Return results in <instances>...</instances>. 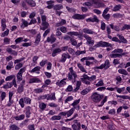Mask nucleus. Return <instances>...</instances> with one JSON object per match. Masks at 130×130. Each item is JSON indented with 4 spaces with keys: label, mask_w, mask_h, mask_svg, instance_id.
Here are the masks:
<instances>
[{
    "label": "nucleus",
    "mask_w": 130,
    "mask_h": 130,
    "mask_svg": "<svg viewBox=\"0 0 130 130\" xmlns=\"http://www.w3.org/2000/svg\"><path fill=\"white\" fill-rule=\"evenodd\" d=\"M47 60H45V61H44V60H42L41 62H40V65L41 66V67H44V66H45V63H46L47 62Z\"/></svg>",
    "instance_id": "obj_63"
},
{
    "label": "nucleus",
    "mask_w": 130,
    "mask_h": 130,
    "mask_svg": "<svg viewBox=\"0 0 130 130\" xmlns=\"http://www.w3.org/2000/svg\"><path fill=\"white\" fill-rule=\"evenodd\" d=\"M41 39V35L40 34H39L36 38V41L35 42V44H37V45H38V44H39V42H40Z\"/></svg>",
    "instance_id": "obj_15"
},
{
    "label": "nucleus",
    "mask_w": 130,
    "mask_h": 130,
    "mask_svg": "<svg viewBox=\"0 0 130 130\" xmlns=\"http://www.w3.org/2000/svg\"><path fill=\"white\" fill-rule=\"evenodd\" d=\"M74 111H75V108H73L72 109L67 112L66 114H73V113H74Z\"/></svg>",
    "instance_id": "obj_55"
},
{
    "label": "nucleus",
    "mask_w": 130,
    "mask_h": 130,
    "mask_svg": "<svg viewBox=\"0 0 130 130\" xmlns=\"http://www.w3.org/2000/svg\"><path fill=\"white\" fill-rule=\"evenodd\" d=\"M82 81L84 84H86V85H90L91 83L90 81L87 80H84V79H82Z\"/></svg>",
    "instance_id": "obj_57"
},
{
    "label": "nucleus",
    "mask_w": 130,
    "mask_h": 130,
    "mask_svg": "<svg viewBox=\"0 0 130 130\" xmlns=\"http://www.w3.org/2000/svg\"><path fill=\"white\" fill-rule=\"evenodd\" d=\"M26 71V67H23V68L21 69L18 74H19L20 75H23V73H25V71Z\"/></svg>",
    "instance_id": "obj_40"
},
{
    "label": "nucleus",
    "mask_w": 130,
    "mask_h": 130,
    "mask_svg": "<svg viewBox=\"0 0 130 130\" xmlns=\"http://www.w3.org/2000/svg\"><path fill=\"white\" fill-rule=\"evenodd\" d=\"M24 86H22V85H20L18 89H17V92L18 93H22V92H23L24 91Z\"/></svg>",
    "instance_id": "obj_31"
},
{
    "label": "nucleus",
    "mask_w": 130,
    "mask_h": 130,
    "mask_svg": "<svg viewBox=\"0 0 130 130\" xmlns=\"http://www.w3.org/2000/svg\"><path fill=\"white\" fill-rule=\"evenodd\" d=\"M48 27H49V23L47 22V21L42 22V26H40L41 30H43V31H45L46 29H48Z\"/></svg>",
    "instance_id": "obj_4"
},
{
    "label": "nucleus",
    "mask_w": 130,
    "mask_h": 130,
    "mask_svg": "<svg viewBox=\"0 0 130 130\" xmlns=\"http://www.w3.org/2000/svg\"><path fill=\"white\" fill-rule=\"evenodd\" d=\"M83 31L84 33H86V34H93L94 33V31L88 28H84Z\"/></svg>",
    "instance_id": "obj_20"
},
{
    "label": "nucleus",
    "mask_w": 130,
    "mask_h": 130,
    "mask_svg": "<svg viewBox=\"0 0 130 130\" xmlns=\"http://www.w3.org/2000/svg\"><path fill=\"white\" fill-rule=\"evenodd\" d=\"M120 8L121 7L120 5H116L114 8H113V11L114 12H117V11H119L120 10Z\"/></svg>",
    "instance_id": "obj_42"
},
{
    "label": "nucleus",
    "mask_w": 130,
    "mask_h": 130,
    "mask_svg": "<svg viewBox=\"0 0 130 130\" xmlns=\"http://www.w3.org/2000/svg\"><path fill=\"white\" fill-rule=\"evenodd\" d=\"M26 114H31V108L29 107H27L26 108Z\"/></svg>",
    "instance_id": "obj_58"
},
{
    "label": "nucleus",
    "mask_w": 130,
    "mask_h": 130,
    "mask_svg": "<svg viewBox=\"0 0 130 130\" xmlns=\"http://www.w3.org/2000/svg\"><path fill=\"white\" fill-rule=\"evenodd\" d=\"M104 85V83H103V81H100L96 84V86L98 87H100V86H103Z\"/></svg>",
    "instance_id": "obj_60"
},
{
    "label": "nucleus",
    "mask_w": 130,
    "mask_h": 130,
    "mask_svg": "<svg viewBox=\"0 0 130 130\" xmlns=\"http://www.w3.org/2000/svg\"><path fill=\"white\" fill-rule=\"evenodd\" d=\"M22 74L17 73V77L18 81H22Z\"/></svg>",
    "instance_id": "obj_62"
},
{
    "label": "nucleus",
    "mask_w": 130,
    "mask_h": 130,
    "mask_svg": "<svg viewBox=\"0 0 130 130\" xmlns=\"http://www.w3.org/2000/svg\"><path fill=\"white\" fill-rule=\"evenodd\" d=\"M39 107L41 109H44L45 107H46V104H44V103H42L40 104Z\"/></svg>",
    "instance_id": "obj_46"
},
{
    "label": "nucleus",
    "mask_w": 130,
    "mask_h": 130,
    "mask_svg": "<svg viewBox=\"0 0 130 130\" xmlns=\"http://www.w3.org/2000/svg\"><path fill=\"white\" fill-rule=\"evenodd\" d=\"M50 32V28H48L46 30H45L44 34H43L44 37H46L47 36V34Z\"/></svg>",
    "instance_id": "obj_44"
},
{
    "label": "nucleus",
    "mask_w": 130,
    "mask_h": 130,
    "mask_svg": "<svg viewBox=\"0 0 130 130\" xmlns=\"http://www.w3.org/2000/svg\"><path fill=\"white\" fill-rule=\"evenodd\" d=\"M61 119V116H54L51 118L52 120H59Z\"/></svg>",
    "instance_id": "obj_35"
},
{
    "label": "nucleus",
    "mask_w": 130,
    "mask_h": 130,
    "mask_svg": "<svg viewBox=\"0 0 130 130\" xmlns=\"http://www.w3.org/2000/svg\"><path fill=\"white\" fill-rule=\"evenodd\" d=\"M24 101L26 104H30L31 103V100L28 98H24Z\"/></svg>",
    "instance_id": "obj_41"
},
{
    "label": "nucleus",
    "mask_w": 130,
    "mask_h": 130,
    "mask_svg": "<svg viewBox=\"0 0 130 130\" xmlns=\"http://www.w3.org/2000/svg\"><path fill=\"white\" fill-rule=\"evenodd\" d=\"M102 16L103 18L106 20V21H109V19H110V14H102Z\"/></svg>",
    "instance_id": "obj_27"
},
{
    "label": "nucleus",
    "mask_w": 130,
    "mask_h": 130,
    "mask_svg": "<svg viewBox=\"0 0 130 130\" xmlns=\"http://www.w3.org/2000/svg\"><path fill=\"white\" fill-rule=\"evenodd\" d=\"M83 78H81V80L82 81V79H83V80H89L90 79V77L89 76H88V75L84 74L82 76Z\"/></svg>",
    "instance_id": "obj_43"
},
{
    "label": "nucleus",
    "mask_w": 130,
    "mask_h": 130,
    "mask_svg": "<svg viewBox=\"0 0 130 130\" xmlns=\"http://www.w3.org/2000/svg\"><path fill=\"white\" fill-rule=\"evenodd\" d=\"M66 9L68 10V12H70V13H74V12H76V10H75V9L70 8L68 6H66Z\"/></svg>",
    "instance_id": "obj_37"
},
{
    "label": "nucleus",
    "mask_w": 130,
    "mask_h": 130,
    "mask_svg": "<svg viewBox=\"0 0 130 130\" xmlns=\"http://www.w3.org/2000/svg\"><path fill=\"white\" fill-rule=\"evenodd\" d=\"M112 41H115V42H118V43H121V41L118 39L117 37H113L112 39Z\"/></svg>",
    "instance_id": "obj_48"
},
{
    "label": "nucleus",
    "mask_w": 130,
    "mask_h": 130,
    "mask_svg": "<svg viewBox=\"0 0 130 130\" xmlns=\"http://www.w3.org/2000/svg\"><path fill=\"white\" fill-rule=\"evenodd\" d=\"M13 78H14V77L11 75L6 77L5 81H11V80H13Z\"/></svg>",
    "instance_id": "obj_61"
},
{
    "label": "nucleus",
    "mask_w": 130,
    "mask_h": 130,
    "mask_svg": "<svg viewBox=\"0 0 130 130\" xmlns=\"http://www.w3.org/2000/svg\"><path fill=\"white\" fill-rule=\"evenodd\" d=\"M68 56L67 55L66 53H63L62 55V58L60 60V62H66V60H67V57Z\"/></svg>",
    "instance_id": "obj_26"
},
{
    "label": "nucleus",
    "mask_w": 130,
    "mask_h": 130,
    "mask_svg": "<svg viewBox=\"0 0 130 130\" xmlns=\"http://www.w3.org/2000/svg\"><path fill=\"white\" fill-rule=\"evenodd\" d=\"M77 66L79 69H80V71H81V72H83V73H86V70H85V68L82 66V64L78 63Z\"/></svg>",
    "instance_id": "obj_33"
},
{
    "label": "nucleus",
    "mask_w": 130,
    "mask_h": 130,
    "mask_svg": "<svg viewBox=\"0 0 130 130\" xmlns=\"http://www.w3.org/2000/svg\"><path fill=\"white\" fill-rule=\"evenodd\" d=\"M22 67H23V64H22V63L19 62L16 65L15 69L16 71H18V70H20L21 68H22Z\"/></svg>",
    "instance_id": "obj_30"
},
{
    "label": "nucleus",
    "mask_w": 130,
    "mask_h": 130,
    "mask_svg": "<svg viewBox=\"0 0 130 130\" xmlns=\"http://www.w3.org/2000/svg\"><path fill=\"white\" fill-rule=\"evenodd\" d=\"M104 65L105 66V68H106L105 69L107 70V69L110 67L109 60H106Z\"/></svg>",
    "instance_id": "obj_39"
},
{
    "label": "nucleus",
    "mask_w": 130,
    "mask_h": 130,
    "mask_svg": "<svg viewBox=\"0 0 130 130\" xmlns=\"http://www.w3.org/2000/svg\"><path fill=\"white\" fill-rule=\"evenodd\" d=\"M6 51L8 53H10V54H13V55H15V56H17L18 55V52H17L15 50H13L12 48H7L6 49Z\"/></svg>",
    "instance_id": "obj_7"
},
{
    "label": "nucleus",
    "mask_w": 130,
    "mask_h": 130,
    "mask_svg": "<svg viewBox=\"0 0 130 130\" xmlns=\"http://www.w3.org/2000/svg\"><path fill=\"white\" fill-rule=\"evenodd\" d=\"M104 68H105V66H104V64H102L99 67H94L93 70H94V71H95V72H98V70H102L103 69H104Z\"/></svg>",
    "instance_id": "obj_22"
},
{
    "label": "nucleus",
    "mask_w": 130,
    "mask_h": 130,
    "mask_svg": "<svg viewBox=\"0 0 130 130\" xmlns=\"http://www.w3.org/2000/svg\"><path fill=\"white\" fill-rule=\"evenodd\" d=\"M10 130H19L20 127L15 124H12L10 126Z\"/></svg>",
    "instance_id": "obj_18"
},
{
    "label": "nucleus",
    "mask_w": 130,
    "mask_h": 130,
    "mask_svg": "<svg viewBox=\"0 0 130 130\" xmlns=\"http://www.w3.org/2000/svg\"><path fill=\"white\" fill-rule=\"evenodd\" d=\"M14 118H15V119L16 120H22L24 119V118H25V115H20L18 116L14 117Z\"/></svg>",
    "instance_id": "obj_19"
},
{
    "label": "nucleus",
    "mask_w": 130,
    "mask_h": 130,
    "mask_svg": "<svg viewBox=\"0 0 130 130\" xmlns=\"http://www.w3.org/2000/svg\"><path fill=\"white\" fill-rule=\"evenodd\" d=\"M112 45L106 42L101 41L99 42L96 45H94L93 47L90 48V49H95V47H111Z\"/></svg>",
    "instance_id": "obj_2"
},
{
    "label": "nucleus",
    "mask_w": 130,
    "mask_h": 130,
    "mask_svg": "<svg viewBox=\"0 0 130 130\" xmlns=\"http://www.w3.org/2000/svg\"><path fill=\"white\" fill-rule=\"evenodd\" d=\"M87 17L86 14L81 15L79 14H75L72 16L73 19H76V20H84Z\"/></svg>",
    "instance_id": "obj_3"
},
{
    "label": "nucleus",
    "mask_w": 130,
    "mask_h": 130,
    "mask_svg": "<svg viewBox=\"0 0 130 130\" xmlns=\"http://www.w3.org/2000/svg\"><path fill=\"white\" fill-rule=\"evenodd\" d=\"M70 41L72 43V45H74V46H76L77 44H78V43H77V41H76L75 39H70Z\"/></svg>",
    "instance_id": "obj_38"
},
{
    "label": "nucleus",
    "mask_w": 130,
    "mask_h": 130,
    "mask_svg": "<svg viewBox=\"0 0 130 130\" xmlns=\"http://www.w3.org/2000/svg\"><path fill=\"white\" fill-rule=\"evenodd\" d=\"M86 22H96V23H98L99 22V19H98V17L96 16H94L93 18H87L86 19Z\"/></svg>",
    "instance_id": "obj_6"
},
{
    "label": "nucleus",
    "mask_w": 130,
    "mask_h": 130,
    "mask_svg": "<svg viewBox=\"0 0 130 130\" xmlns=\"http://www.w3.org/2000/svg\"><path fill=\"white\" fill-rule=\"evenodd\" d=\"M57 30H60L62 33H67V28L64 26H62L60 28L58 27Z\"/></svg>",
    "instance_id": "obj_32"
},
{
    "label": "nucleus",
    "mask_w": 130,
    "mask_h": 130,
    "mask_svg": "<svg viewBox=\"0 0 130 130\" xmlns=\"http://www.w3.org/2000/svg\"><path fill=\"white\" fill-rule=\"evenodd\" d=\"M4 43H5V44H10V39H9V38H5L4 39Z\"/></svg>",
    "instance_id": "obj_59"
},
{
    "label": "nucleus",
    "mask_w": 130,
    "mask_h": 130,
    "mask_svg": "<svg viewBox=\"0 0 130 130\" xmlns=\"http://www.w3.org/2000/svg\"><path fill=\"white\" fill-rule=\"evenodd\" d=\"M13 85V82H8L7 84L4 85L3 88L4 89H9V88H12Z\"/></svg>",
    "instance_id": "obj_13"
},
{
    "label": "nucleus",
    "mask_w": 130,
    "mask_h": 130,
    "mask_svg": "<svg viewBox=\"0 0 130 130\" xmlns=\"http://www.w3.org/2000/svg\"><path fill=\"white\" fill-rule=\"evenodd\" d=\"M25 2L30 6V7L36 6V3L33 0H25Z\"/></svg>",
    "instance_id": "obj_10"
},
{
    "label": "nucleus",
    "mask_w": 130,
    "mask_h": 130,
    "mask_svg": "<svg viewBox=\"0 0 130 130\" xmlns=\"http://www.w3.org/2000/svg\"><path fill=\"white\" fill-rule=\"evenodd\" d=\"M41 19H42V23H43L44 22H46V16L41 15Z\"/></svg>",
    "instance_id": "obj_64"
},
{
    "label": "nucleus",
    "mask_w": 130,
    "mask_h": 130,
    "mask_svg": "<svg viewBox=\"0 0 130 130\" xmlns=\"http://www.w3.org/2000/svg\"><path fill=\"white\" fill-rule=\"evenodd\" d=\"M92 5H94L95 8H100L101 7V4L99 3L97 0H95Z\"/></svg>",
    "instance_id": "obj_29"
},
{
    "label": "nucleus",
    "mask_w": 130,
    "mask_h": 130,
    "mask_svg": "<svg viewBox=\"0 0 130 130\" xmlns=\"http://www.w3.org/2000/svg\"><path fill=\"white\" fill-rule=\"evenodd\" d=\"M69 35H70L71 36H73L74 35V36H78V38L79 39H83V36L81 35H80L79 34V32L77 31H70L67 33Z\"/></svg>",
    "instance_id": "obj_5"
},
{
    "label": "nucleus",
    "mask_w": 130,
    "mask_h": 130,
    "mask_svg": "<svg viewBox=\"0 0 130 130\" xmlns=\"http://www.w3.org/2000/svg\"><path fill=\"white\" fill-rule=\"evenodd\" d=\"M72 128L74 130H80L81 128H79V127H78L77 126V125H76V124H73L72 125Z\"/></svg>",
    "instance_id": "obj_51"
},
{
    "label": "nucleus",
    "mask_w": 130,
    "mask_h": 130,
    "mask_svg": "<svg viewBox=\"0 0 130 130\" xmlns=\"http://www.w3.org/2000/svg\"><path fill=\"white\" fill-rule=\"evenodd\" d=\"M117 37L119 38L120 41H121L122 43H127V41L126 39H124V37L123 36L120 35H117Z\"/></svg>",
    "instance_id": "obj_12"
},
{
    "label": "nucleus",
    "mask_w": 130,
    "mask_h": 130,
    "mask_svg": "<svg viewBox=\"0 0 130 130\" xmlns=\"http://www.w3.org/2000/svg\"><path fill=\"white\" fill-rule=\"evenodd\" d=\"M90 91H91V89H90L89 88H86L85 89L83 90L81 92V94L82 95H85L86 94H88V93H89V92H90Z\"/></svg>",
    "instance_id": "obj_21"
},
{
    "label": "nucleus",
    "mask_w": 130,
    "mask_h": 130,
    "mask_svg": "<svg viewBox=\"0 0 130 130\" xmlns=\"http://www.w3.org/2000/svg\"><path fill=\"white\" fill-rule=\"evenodd\" d=\"M104 97V95L99 94L97 93L96 92L94 93L91 95V100L93 101V102H95V103H98V102H100L102 99H103V98Z\"/></svg>",
    "instance_id": "obj_1"
},
{
    "label": "nucleus",
    "mask_w": 130,
    "mask_h": 130,
    "mask_svg": "<svg viewBox=\"0 0 130 130\" xmlns=\"http://www.w3.org/2000/svg\"><path fill=\"white\" fill-rule=\"evenodd\" d=\"M67 23V21L64 19H61V21L59 23H57L56 24V26L57 27H59L60 26H62V25H64Z\"/></svg>",
    "instance_id": "obj_23"
},
{
    "label": "nucleus",
    "mask_w": 130,
    "mask_h": 130,
    "mask_svg": "<svg viewBox=\"0 0 130 130\" xmlns=\"http://www.w3.org/2000/svg\"><path fill=\"white\" fill-rule=\"evenodd\" d=\"M118 73H119V74H121L122 75H125V76L127 75L128 74L124 69H119L118 70Z\"/></svg>",
    "instance_id": "obj_25"
},
{
    "label": "nucleus",
    "mask_w": 130,
    "mask_h": 130,
    "mask_svg": "<svg viewBox=\"0 0 130 130\" xmlns=\"http://www.w3.org/2000/svg\"><path fill=\"white\" fill-rule=\"evenodd\" d=\"M35 125L34 124H31L28 126V128L29 130H35Z\"/></svg>",
    "instance_id": "obj_54"
},
{
    "label": "nucleus",
    "mask_w": 130,
    "mask_h": 130,
    "mask_svg": "<svg viewBox=\"0 0 130 130\" xmlns=\"http://www.w3.org/2000/svg\"><path fill=\"white\" fill-rule=\"evenodd\" d=\"M9 102H10V103H13V102H12V98L13 97V92H10L9 93Z\"/></svg>",
    "instance_id": "obj_56"
},
{
    "label": "nucleus",
    "mask_w": 130,
    "mask_h": 130,
    "mask_svg": "<svg viewBox=\"0 0 130 130\" xmlns=\"http://www.w3.org/2000/svg\"><path fill=\"white\" fill-rule=\"evenodd\" d=\"M9 29L6 30L4 32H3L2 35V37H5V36H8L9 35Z\"/></svg>",
    "instance_id": "obj_47"
},
{
    "label": "nucleus",
    "mask_w": 130,
    "mask_h": 130,
    "mask_svg": "<svg viewBox=\"0 0 130 130\" xmlns=\"http://www.w3.org/2000/svg\"><path fill=\"white\" fill-rule=\"evenodd\" d=\"M19 104L21 106V107H22V108H23L24 106V100L23 99H21L19 100Z\"/></svg>",
    "instance_id": "obj_50"
},
{
    "label": "nucleus",
    "mask_w": 130,
    "mask_h": 130,
    "mask_svg": "<svg viewBox=\"0 0 130 130\" xmlns=\"http://www.w3.org/2000/svg\"><path fill=\"white\" fill-rule=\"evenodd\" d=\"M74 98L72 96H69L67 98V99L65 101V103H67V102H69V101H72Z\"/></svg>",
    "instance_id": "obj_53"
},
{
    "label": "nucleus",
    "mask_w": 130,
    "mask_h": 130,
    "mask_svg": "<svg viewBox=\"0 0 130 130\" xmlns=\"http://www.w3.org/2000/svg\"><path fill=\"white\" fill-rule=\"evenodd\" d=\"M56 40V38L52 35H51L50 37H48L47 39V42H51V43H54Z\"/></svg>",
    "instance_id": "obj_8"
},
{
    "label": "nucleus",
    "mask_w": 130,
    "mask_h": 130,
    "mask_svg": "<svg viewBox=\"0 0 130 130\" xmlns=\"http://www.w3.org/2000/svg\"><path fill=\"white\" fill-rule=\"evenodd\" d=\"M38 82H40V80L38 78H32L29 81V83H38Z\"/></svg>",
    "instance_id": "obj_34"
},
{
    "label": "nucleus",
    "mask_w": 130,
    "mask_h": 130,
    "mask_svg": "<svg viewBox=\"0 0 130 130\" xmlns=\"http://www.w3.org/2000/svg\"><path fill=\"white\" fill-rule=\"evenodd\" d=\"M22 25H20L21 28H25V27H27L28 26V22L24 19H22Z\"/></svg>",
    "instance_id": "obj_17"
},
{
    "label": "nucleus",
    "mask_w": 130,
    "mask_h": 130,
    "mask_svg": "<svg viewBox=\"0 0 130 130\" xmlns=\"http://www.w3.org/2000/svg\"><path fill=\"white\" fill-rule=\"evenodd\" d=\"M122 55H124V54H112L110 55V57L111 58H116V57H122Z\"/></svg>",
    "instance_id": "obj_11"
},
{
    "label": "nucleus",
    "mask_w": 130,
    "mask_h": 130,
    "mask_svg": "<svg viewBox=\"0 0 130 130\" xmlns=\"http://www.w3.org/2000/svg\"><path fill=\"white\" fill-rule=\"evenodd\" d=\"M81 85H82V82L81 81H77L76 84V87L74 89V91L75 92H77L79 89H80V87L81 86Z\"/></svg>",
    "instance_id": "obj_24"
},
{
    "label": "nucleus",
    "mask_w": 130,
    "mask_h": 130,
    "mask_svg": "<svg viewBox=\"0 0 130 130\" xmlns=\"http://www.w3.org/2000/svg\"><path fill=\"white\" fill-rule=\"evenodd\" d=\"M84 53H86V50L77 51L75 52L76 55H80V54H84Z\"/></svg>",
    "instance_id": "obj_36"
},
{
    "label": "nucleus",
    "mask_w": 130,
    "mask_h": 130,
    "mask_svg": "<svg viewBox=\"0 0 130 130\" xmlns=\"http://www.w3.org/2000/svg\"><path fill=\"white\" fill-rule=\"evenodd\" d=\"M1 22H2V31H5V29L7 28V25H6V19H2L1 20Z\"/></svg>",
    "instance_id": "obj_16"
},
{
    "label": "nucleus",
    "mask_w": 130,
    "mask_h": 130,
    "mask_svg": "<svg viewBox=\"0 0 130 130\" xmlns=\"http://www.w3.org/2000/svg\"><path fill=\"white\" fill-rule=\"evenodd\" d=\"M83 37L86 39V41L91 40L92 39V38H91L90 36L87 35V34L83 35Z\"/></svg>",
    "instance_id": "obj_45"
},
{
    "label": "nucleus",
    "mask_w": 130,
    "mask_h": 130,
    "mask_svg": "<svg viewBox=\"0 0 130 130\" xmlns=\"http://www.w3.org/2000/svg\"><path fill=\"white\" fill-rule=\"evenodd\" d=\"M66 79H63L60 81H58L57 82H56L57 86H59V87H62V86H64V85H66L67 82L66 81Z\"/></svg>",
    "instance_id": "obj_9"
},
{
    "label": "nucleus",
    "mask_w": 130,
    "mask_h": 130,
    "mask_svg": "<svg viewBox=\"0 0 130 130\" xmlns=\"http://www.w3.org/2000/svg\"><path fill=\"white\" fill-rule=\"evenodd\" d=\"M126 29H130V25H124L122 28V31H123V30H125Z\"/></svg>",
    "instance_id": "obj_52"
},
{
    "label": "nucleus",
    "mask_w": 130,
    "mask_h": 130,
    "mask_svg": "<svg viewBox=\"0 0 130 130\" xmlns=\"http://www.w3.org/2000/svg\"><path fill=\"white\" fill-rule=\"evenodd\" d=\"M107 101V96H105V98L101 102V105H100V106H103L105 102H106Z\"/></svg>",
    "instance_id": "obj_49"
},
{
    "label": "nucleus",
    "mask_w": 130,
    "mask_h": 130,
    "mask_svg": "<svg viewBox=\"0 0 130 130\" xmlns=\"http://www.w3.org/2000/svg\"><path fill=\"white\" fill-rule=\"evenodd\" d=\"M40 67L37 66L35 68L32 69L31 71H30V73H35V72H38L40 71Z\"/></svg>",
    "instance_id": "obj_28"
},
{
    "label": "nucleus",
    "mask_w": 130,
    "mask_h": 130,
    "mask_svg": "<svg viewBox=\"0 0 130 130\" xmlns=\"http://www.w3.org/2000/svg\"><path fill=\"white\" fill-rule=\"evenodd\" d=\"M62 9H63V6L61 4H58L54 7V10H55V11H59V10H62Z\"/></svg>",
    "instance_id": "obj_14"
}]
</instances>
